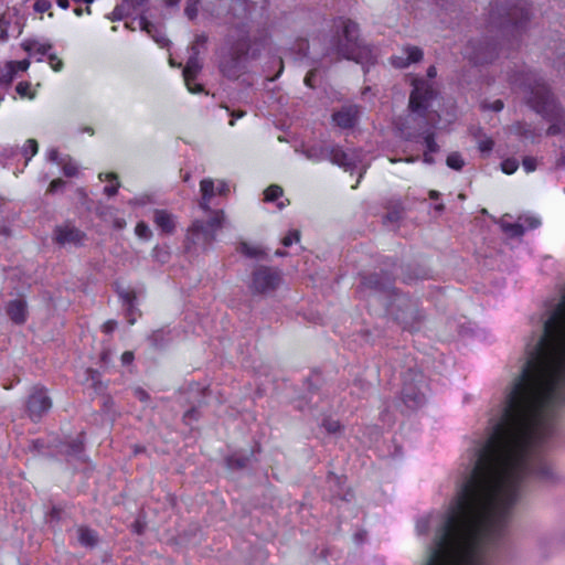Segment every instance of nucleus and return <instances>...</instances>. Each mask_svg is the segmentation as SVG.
Returning a JSON list of instances; mask_svg holds the SVG:
<instances>
[{"label":"nucleus","instance_id":"9b49d317","mask_svg":"<svg viewBox=\"0 0 565 565\" xmlns=\"http://www.w3.org/2000/svg\"><path fill=\"white\" fill-rule=\"evenodd\" d=\"M463 55L475 65L491 63L498 55V43L489 38L470 40L463 50Z\"/></svg>","mask_w":565,"mask_h":565},{"label":"nucleus","instance_id":"2eb2a0df","mask_svg":"<svg viewBox=\"0 0 565 565\" xmlns=\"http://www.w3.org/2000/svg\"><path fill=\"white\" fill-rule=\"evenodd\" d=\"M359 116L360 107L358 105H343L332 114V120L342 129H351L358 124Z\"/></svg>","mask_w":565,"mask_h":565},{"label":"nucleus","instance_id":"69168bd1","mask_svg":"<svg viewBox=\"0 0 565 565\" xmlns=\"http://www.w3.org/2000/svg\"><path fill=\"white\" fill-rule=\"evenodd\" d=\"M47 160L51 162H55L57 164H58V162H61L62 159H60V153H58L57 149H51L47 152Z\"/></svg>","mask_w":565,"mask_h":565},{"label":"nucleus","instance_id":"1a4fd4ad","mask_svg":"<svg viewBox=\"0 0 565 565\" xmlns=\"http://www.w3.org/2000/svg\"><path fill=\"white\" fill-rule=\"evenodd\" d=\"M302 153L313 162L330 160L333 164H338L345 170H352L355 167V158L338 145L317 142L306 147Z\"/></svg>","mask_w":565,"mask_h":565},{"label":"nucleus","instance_id":"ea45409f","mask_svg":"<svg viewBox=\"0 0 565 565\" xmlns=\"http://www.w3.org/2000/svg\"><path fill=\"white\" fill-rule=\"evenodd\" d=\"M135 233L138 237L142 239H150L152 236V232L147 223L138 222L135 228Z\"/></svg>","mask_w":565,"mask_h":565},{"label":"nucleus","instance_id":"6e6552de","mask_svg":"<svg viewBox=\"0 0 565 565\" xmlns=\"http://www.w3.org/2000/svg\"><path fill=\"white\" fill-rule=\"evenodd\" d=\"M427 391V381L420 371L409 367L403 374L399 398L408 411H416L426 404Z\"/></svg>","mask_w":565,"mask_h":565},{"label":"nucleus","instance_id":"bb28decb","mask_svg":"<svg viewBox=\"0 0 565 565\" xmlns=\"http://www.w3.org/2000/svg\"><path fill=\"white\" fill-rule=\"evenodd\" d=\"M77 539L86 547H94L98 542L96 532L87 527H79L77 530Z\"/></svg>","mask_w":565,"mask_h":565},{"label":"nucleus","instance_id":"c03bdc74","mask_svg":"<svg viewBox=\"0 0 565 565\" xmlns=\"http://www.w3.org/2000/svg\"><path fill=\"white\" fill-rule=\"evenodd\" d=\"M300 232L297 230L290 231L281 241L282 245L289 247L294 242H299Z\"/></svg>","mask_w":565,"mask_h":565},{"label":"nucleus","instance_id":"423d86ee","mask_svg":"<svg viewBox=\"0 0 565 565\" xmlns=\"http://www.w3.org/2000/svg\"><path fill=\"white\" fill-rule=\"evenodd\" d=\"M249 50L250 39L235 38L233 32H228L218 54V70L222 75L235 81L244 74Z\"/></svg>","mask_w":565,"mask_h":565},{"label":"nucleus","instance_id":"f8f14e48","mask_svg":"<svg viewBox=\"0 0 565 565\" xmlns=\"http://www.w3.org/2000/svg\"><path fill=\"white\" fill-rule=\"evenodd\" d=\"M281 282V273L268 266L259 265L252 273L250 289L254 294L266 295L275 291Z\"/></svg>","mask_w":565,"mask_h":565},{"label":"nucleus","instance_id":"0e129e2a","mask_svg":"<svg viewBox=\"0 0 565 565\" xmlns=\"http://www.w3.org/2000/svg\"><path fill=\"white\" fill-rule=\"evenodd\" d=\"M82 450H83V445L81 441H73L70 445V454H72V455H78L82 452Z\"/></svg>","mask_w":565,"mask_h":565},{"label":"nucleus","instance_id":"aec40b11","mask_svg":"<svg viewBox=\"0 0 565 565\" xmlns=\"http://www.w3.org/2000/svg\"><path fill=\"white\" fill-rule=\"evenodd\" d=\"M6 312L15 324H23L28 319V306L24 299L10 300L6 306Z\"/></svg>","mask_w":565,"mask_h":565},{"label":"nucleus","instance_id":"412c9836","mask_svg":"<svg viewBox=\"0 0 565 565\" xmlns=\"http://www.w3.org/2000/svg\"><path fill=\"white\" fill-rule=\"evenodd\" d=\"M85 235L79 230L72 226L56 227L55 241L60 245L73 244L78 245L84 239Z\"/></svg>","mask_w":565,"mask_h":565},{"label":"nucleus","instance_id":"0eeeda50","mask_svg":"<svg viewBox=\"0 0 565 565\" xmlns=\"http://www.w3.org/2000/svg\"><path fill=\"white\" fill-rule=\"evenodd\" d=\"M225 220L223 210H215L210 213L206 221L195 220L188 230L186 249L192 248L207 249L215 241L216 233L222 228Z\"/></svg>","mask_w":565,"mask_h":565},{"label":"nucleus","instance_id":"052dcab7","mask_svg":"<svg viewBox=\"0 0 565 565\" xmlns=\"http://www.w3.org/2000/svg\"><path fill=\"white\" fill-rule=\"evenodd\" d=\"M125 4L134 10H137L145 3H147L149 0H122Z\"/></svg>","mask_w":565,"mask_h":565},{"label":"nucleus","instance_id":"49530a36","mask_svg":"<svg viewBox=\"0 0 565 565\" xmlns=\"http://www.w3.org/2000/svg\"><path fill=\"white\" fill-rule=\"evenodd\" d=\"M323 427L327 429L328 433L335 434V433L340 431L341 424L339 420L324 419Z\"/></svg>","mask_w":565,"mask_h":565},{"label":"nucleus","instance_id":"f257e3e1","mask_svg":"<svg viewBox=\"0 0 565 565\" xmlns=\"http://www.w3.org/2000/svg\"><path fill=\"white\" fill-rule=\"evenodd\" d=\"M510 81L522 102L551 122L546 131L548 136L565 131L564 110L551 86L539 72L522 70L513 73Z\"/></svg>","mask_w":565,"mask_h":565},{"label":"nucleus","instance_id":"a18cd8bd","mask_svg":"<svg viewBox=\"0 0 565 565\" xmlns=\"http://www.w3.org/2000/svg\"><path fill=\"white\" fill-rule=\"evenodd\" d=\"M522 166L527 173L533 172L537 167V159L534 157H524Z\"/></svg>","mask_w":565,"mask_h":565},{"label":"nucleus","instance_id":"c85d7f7f","mask_svg":"<svg viewBox=\"0 0 565 565\" xmlns=\"http://www.w3.org/2000/svg\"><path fill=\"white\" fill-rule=\"evenodd\" d=\"M237 252L248 258H264L266 256V253L260 247L252 246L246 242L239 243Z\"/></svg>","mask_w":565,"mask_h":565},{"label":"nucleus","instance_id":"e2e57ef3","mask_svg":"<svg viewBox=\"0 0 565 565\" xmlns=\"http://www.w3.org/2000/svg\"><path fill=\"white\" fill-rule=\"evenodd\" d=\"M216 193L220 195H226L230 191L228 184L224 181H218L217 186L215 188Z\"/></svg>","mask_w":565,"mask_h":565},{"label":"nucleus","instance_id":"37998d69","mask_svg":"<svg viewBox=\"0 0 565 565\" xmlns=\"http://www.w3.org/2000/svg\"><path fill=\"white\" fill-rule=\"evenodd\" d=\"M403 211L401 207H394L384 215L385 223H397L402 218Z\"/></svg>","mask_w":565,"mask_h":565},{"label":"nucleus","instance_id":"13d9d810","mask_svg":"<svg viewBox=\"0 0 565 565\" xmlns=\"http://www.w3.org/2000/svg\"><path fill=\"white\" fill-rule=\"evenodd\" d=\"M316 74H317V71L312 70V71L308 72L305 77V84L310 88L316 87V84H315Z\"/></svg>","mask_w":565,"mask_h":565},{"label":"nucleus","instance_id":"9d476101","mask_svg":"<svg viewBox=\"0 0 565 565\" xmlns=\"http://www.w3.org/2000/svg\"><path fill=\"white\" fill-rule=\"evenodd\" d=\"M254 7L250 0H232L228 9V32H233L235 38L250 39V14Z\"/></svg>","mask_w":565,"mask_h":565},{"label":"nucleus","instance_id":"3c124183","mask_svg":"<svg viewBox=\"0 0 565 565\" xmlns=\"http://www.w3.org/2000/svg\"><path fill=\"white\" fill-rule=\"evenodd\" d=\"M51 1L49 0H36L34 3V10L36 12L43 13L50 10L51 8Z\"/></svg>","mask_w":565,"mask_h":565},{"label":"nucleus","instance_id":"7ed1b4c3","mask_svg":"<svg viewBox=\"0 0 565 565\" xmlns=\"http://www.w3.org/2000/svg\"><path fill=\"white\" fill-rule=\"evenodd\" d=\"M335 54L338 58H345L361 64L366 72V65H373L376 56L373 49L360 38L359 25L352 20L340 18L334 23L329 45L324 55Z\"/></svg>","mask_w":565,"mask_h":565},{"label":"nucleus","instance_id":"cd10ccee","mask_svg":"<svg viewBox=\"0 0 565 565\" xmlns=\"http://www.w3.org/2000/svg\"><path fill=\"white\" fill-rule=\"evenodd\" d=\"M86 383L94 388L96 393H103L105 385L102 382L100 373L97 370L87 369L86 371Z\"/></svg>","mask_w":565,"mask_h":565},{"label":"nucleus","instance_id":"a19ab883","mask_svg":"<svg viewBox=\"0 0 565 565\" xmlns=\"http://www.w3.org/2000/svg\"><path fill=\"white\" fill-rule=\"evenodd\" d=\"M519 168V161L515 158H508L501 162V169L507 174L514 173Z\"/></svg>","mask_w":565,"mask_h":565},{"label":"nucleus","instance_id":"f03ea898","mask_svg":"<svg viewBox=\"0 0 565 565\" xmlns=\"http://www.w3.org/2000/svg\"><path fill=\"white\" fill-rule=\"evenodd\" d=\"M394 273L381 269L380 273L362 276L361 291L370 290L383 297L388 315L393 317L403 330L415 332L419 330L424 315L417 301L397 291L394 287Z\"/></svg>","mask_w":565,"mask_h":565},{"label":"nucleus","instance_id":"58836bf2","mask_svg":"<svg viewBox=\"0 0 565 565\" xmlns=\"http://www.w3.org/2000/svg\"><path fill=\"white\" fill-rule=\"evenodd\" d=\"M200 0H186V4L184 8V14L190 20H194L199 13Z\"/></svg>","mask_w":565,"mask_h":565},{"label":"nucleus","instance_id":"7c9ffc66","mask_svg":"<svg viewBox=\"0 0 565 565\" xmlns=\"http://www.w3.org/2000/svg\"><path fill=\"white\" fill-rule=\"evenodd\" d=\"M139 28L140 30H142L143 32H146L149 36L152 38V34H157L158 33V26L152 23L151 21H149L146 17V12H142L139 17Z\"/></svg>","mask_w":565,"mask_h":565},{"label":"nucleus","instance_id":"de8ad7c7","mask_svg":"<svg viewBox=\"0 0 565 565\" xmlns=\"http://www.w3.org/2000/svg\"><path fill=\"white\" fill-rule=\"evenodd\" d=\"M199 408L198 407H191L188 409L183 415V420L185 424L190 425L193 420L199 419Z\"/></svg>","mask_w":565,"mask_h":565},{"label":"nucleus","instance_id":"6e6d98bb","mask_svg":"<svg viewBox=\"0 0 565 565\" xmlns=\"http://www.w3.org/2000/svg\"><path fill=\"white\" fill-rule=\"evenodd\" d=\"M297 47H298V52H299V54H300L302 57L307 56L308 51H309V43H308V41H307V40H303V39L299 40V41L297 42Z\"/></svg>","mask_w":565,"mask_h":565},{"label":"nucleus","instance_id":"864d4df0","mask_svg":"<svg viewBox=\"0 0 565 565\" xmlns=\"http://www.w3.org/2000/svg\"><path fill=\"white\" fill-rule=\"evenodd\" d=\"M65 185V181L62 180V179H55L53 181H51L49 188H47V192L49 193H55L57 192L58 190H61L62 188H64Z\"/></svg>","mask_w":565,"mask_h":565},{"label":"nucleus","instance_id":"473e14b6","mask_svg":"<svg viewBox=\"0 0 565 565\" xmlns=\"http://www.w3.org/2000/svg\"><path fill=\"white\" fill-rule=\"evenodd\" d=\"M447 166L454 170H461L465 166V161L459 152H451L446 160Z\"/></svg>","mask_w":565,"mask_h":565},{"label":"nucleus","instance_id":"338daca9","mask_svg":"<svg viewBox=\"0 0 565 565\" xmlns=\"http://www.w3.org/2000/svg\"><path fill=\"white\" fill-rule=\"evenodd\" d=\"M120 186V183L117 181L116 184L114 185H107L104 188V192L108 195V196H114L118 189Z\"/></svg>","mask_w":565,"mask_h":565},{"label":"nucleus","instance_id":"72a5a7b5","mask_svg":"<svg viewBox=\"0 0 565 565\" xmlns=\"http://www.w3.org/2000/svg\"><path fill=\"white\" fill-rule=\"evenodd\" d=\"M39 145L35 139H28L22 148V154L25 157L26 162L38 153Z\"/></svg>","mask_w":565,"mask_h":565},{"label":"nucleus","instance_id":"4be33fe9","mask_svg":"<svg viewBox=\"0 0 565 565\" xmlns=\"http://www.w3.org/2000/svg\"><path fill=\"white\" fill-rule=\"evenodd\" d=\"M153 222L164 234H172L175 230V217L166 210H154Z\"/></svg>","mask_w":565,"mask_h":565},{"label":"nucleus","instance_id":"c9c22d12","mask_svg":"<svg viewBox=\"0 0 565 565\" xmlns=\"http://www.w3.org/2000/svg\"><path fill=\"white\" fill-rule=\"evenodd\" d=\"M502 228L512 237L522 236L525 231L524 224L522 223L502 224Z\"/></svg>","mask_w":565,"mask_h":565},{"label":"nucleus","instance_id":"603ef678","mask_svg":"<svg viewBox=\"0 0 565 565\" xmlns=\"http://www.w3.org/2000/svg\"><path fill=\"white\" fill-rule=\"evenodd\" d=\"M207 42V36L202 33V34H196L195 38H194V41L193 43L191 44V46L189 47V52H191V49L192 47H196V50H199L200 46H204Z\"/></svg>","mask_w":565,"mask_h":565},{"label":"nucleus","instance_id":"6ab92c4d","mask_svg":"<svg viewBox=\"0 0 565 565\" xmlns=\"http://www.w3.org/2000/svg\"><path fill=\"white\" fill-rule=\"evenodd\" d=\"M508 129L510 134L516 136L520 140L529 141L531 143H535L541 137L540 131L525 121H516Z\"/></svg>","mask_w":565,"mask_h":565},{"label":"nucleus","instance_id":"a878e982","mask_svg":"<svg viewBox=\"0 0 565 565\" xmlns=\"http://www.w3.org/2000/svg\"><path fill=\"white\" fill-rule=\"evenodd\" d=\"M23 49L30 54H39L44 56L49 54V51L52 49V44L50 43H41L36 40H28L23 43Z\"/></svg>","mask_w":565,"mask_h":565},{"label":"nucleus","instance_id":"f3484780","mask_svg":"<svg viewBox=\"0 0 565 565\" xmlns=\"http://www.w3.org/2000/svg\"><path fill=\"white\" fill-rule=\"evenodd\" d=\"M117 294L122 301V306L125 309V316L129 324H134L141 313L139 309L136 307V294L134 290L124 288L121 286H117Z\"/></svg>","mask_w":565,"mask_h":565},{"label":"nucleus","instance_id":"a211bd4d","mask_svg":"<svg viewBox=\"0 0 565 565\" xmlns=\"http://www.w3.org/2000/svg\"><path fill=\"white\" fill-rule=\"evenodd\" d=\"M423 55L424 53L418 46L406 45L402 49L399 55L392 56V64L397 68H405L412 63L419 62Z\"/></svg>","mask_w":565,"mask_h":565},{"label":"nucleus","instance_id":"b1692460","mask_svg":"<svg viewBox=\"0 0 565 565\" xmlns=\"http://www.w3.org/2000/svg\"><path fill=\"white\" fill-rule=\"evenodd\" d=\"M148 341L150 342L151 347H153L154 349H163L171 341L170 330L167 328H160L158 330H154L148 337Z\"/></svg>","mask_w":565,"mask_h":565},{"label":"nucleus","instance_id":"c756f323","mask_svg":"<svg viewBox=\"0 0 565 565\" xmlns=\"http://www.w3.org/2000/svg\"><path fill=\"white\" fill-rule=\"evenodd\" d=\"M475 137H483L478 141V149L482 154L489 156L493 149L494 141L491 138L486 137L481 129H478Z\"/></svg>","mask_w":565,"mask_h":565},{"label":"nucleus","instance_id":"bf43d9fd","mask_svg":"<svg viewBox=\"0 0 565 565\" xmlns=\"http://www.w3.org/2000/svg\"><path fill=\"white\" fill-rule=\"evenodd\" d=\"M17 93L21 96H28V92L30 89V83L28 82H20L18 85H17Z\"/></svg>","mask_w":565,"mask_h":565},{"label":"nucleus","instance_id":"680f3d73","mask_svg":"<svg viewBox=\"0 0 565 565\" xmlns=\"http://www.w3.org/2000/svg\"><path fill=\"white\" fill-rule=\"evenodd\" d=\"M524 225L526 224L527 228H536L541 222L537 217H534V216H526L524 218Z\"/></svg>","mask_w":565,"mask_h":565},{"label":"nucleus","instance_id":"5701e85b","mask_svg":"<svg viewBox=\"0 0 565 565\" xmlns=\"http://www.w3.org/2000/svg\"><path fill=\"white\" fill-rule=\"evenodd\" d=\"M200 190L202 193V200L200 202V207L209 213L213 211L210 209V202L212 198L216 194L215 185L212 179H203L200 183Z\"/></svg>","mask_w":565,"mask_h":565},{"label":"nucleus","instance_id":"ddd939ff","mask_svg":"<svg viewBox=\"0 0 565 565\" xmlns=\"http://www.w3.org/2000/svg\"><path fill=\"white\" fill-rule=\"evenodd\" d=\"M52 407V401L43 387H33L26 402V409L32 420L40 419Z\"/></svg>","mask_w":565,"mask_h":565},{"label":"nucleus","instance_id":"4c0bfd02","mask_svg":"<svg viewBox=\"0 0 565 565\" xmlns=\"http://www.w3.org/2000/svg\"><path fill=\"white\" fill-rule=\"evenodd\" d=\"M15 75L17 70H12L7 63L3 68H0V84L9 85Z\"/></svg>","mask_w":565,"mask_h":565},{"label":"nucleus","instance_id":"4468645a","mask_svg":"<svg viewBox=\"0 0 565 565\" xmlns=\"http://www.w3.org/2000/svg\"><path fill=\"white\" fill-rule=\"evenodd\" d=\"M189 58L186 61V64L183 68V79L184 83L191 93H201L203 92V87L200 84H193V81L195 79L198 73L202 68L201 61L199 58L200 50H196V47H192L191 52H189Z\"/></svg>","mask_w":565,"mask_h":565},{"label":"nucleus","instance_id":"20e7f679","mask_svg":"<svg viewBox=\"0 0 565 565\" xmlns=\"http://www.w3.org/2000/svg\"><path fill=\"white\" fill-rule=\"evenodd\" d=\"M435 97V90L425 81H416L409 96V114L398 124L403 138L407 141H418L427 132H433L430 118V102Z\"/></svg>","mask_w":565,"mask_h":565},{"label":"nucleus","instance_id":"09e8293b","mask_svg":"<svg viewBox=\"0 0 565 565\" xmlns=\"http://www.w3.org/2000/svg\"><path fill=\"white\" fill-rule=\"evenodd\" d=\"M8 65L12 70H17V73H18V72L26 71L30 65V62H29V60H23V61H19V62L11 61V62H8Z\"/></svg>","mask_w":565,"mask_h":565},{"label":"nucleus","instance_id":"5fc2aeb1","mask_svg":"<svg viewBox=\"0 0 565 565\" xmlns=\"http://www.w3.org/2000/svg\"><path fill=\"white\" fill-rule=\"evenodd\" d=\"M482 107H483L484 109H490V110H493V111H500V110H502V109H503L504 104H503V102H502L501 99H497V100H494V102H493V103H491V104H487V103H484V104L482 105Z\"/></svg>","mask_w":565,"mask_h":565},{"label":"nucleus","instance_id":"79ce46f5","mask_svg":"<svg viewBox=\"0 0 565 565\" xmlns=\"http://www.w3.org/2000/svg\"><path fill=\"white\" fill-rule=\"evenodd\" d=\"M58 164L62 166L63 173L66 177L72 178L77 174V166L74 162L62 159Z\"/></svg>","mask_w":565,"mask_h":565},{"label":"nucleus","instance_id":"4d7b16f0","mask_svg":"<svg viewBox=\"0 0 565 565\" xmlns=\"http://www.w3.org/2000/svg\"><path fill=\"white\" fill-rule=\"evenodd\" d=\"M152 39L156 43H158L161 47H164L169 44V40L160 32L158 29L157 34H152Z\"/></svg>","mask_w":565,"mask_h":565},{"label":"nucleus","instance_id":"39448f33","mask_svg":"<svg viewBox=\"0 0 565 565\" xmlns=\"http://www.w3.org/2000/svg\"><path fill=\"white\" fill-rule=\"evenodd\" d=\"M531 15V6L526 0H498L491 6L489 25L513 45L525 30Z\"/></svg>","mask_w":565,"mask_h":565},{"label":"nucleus","instance_id":"8fccbe9b","mask_svg":"<svg viewBox=\"0 0 565 565\" xmlns=\"http://www.w3.org/2000/svg\"><path fill=\"white\" fill-rule=\"evenodd\" d=\"M49 63L55 72H60L64 64L55 54H49Z\"/></svg>","mask_w":565,"mask_h":565},{"label":"nucleus","instance_id":"f704fd0d","mask_svg":"<svg viewBox=\"0 0 565 565\" xmlns=\"http://www.w3.org/2000/svg\"><path fill=\"white\" fill-rule=\"evenodd\" d=\"M422 138H423V142H424V145L426 147V151L425 152L436 153V152L439 151V146L435 141V134H434V131L433 132H427Z\"/></svg>","mask_w":565,"mask_h":565},{"label":"nucleus","instance_id":"393cba45","mask_svg":"<svg viewBox=\"0 0 565 565\" xmlns=\"http://www.w3.org/2000/svg\"><path fill=\"white\" fill-rule=\"evenodd\" d=\"M250 456L246 454L235 452L228 456L225 461L226 466L231 470H241L247 467L249 463Z\"/></svg>","mask_w":565,"mask_h":565},{"label":"nucleus","instance_id":"774afa93","mask_svg":"<svg viewBox=\"0 0 565 565\" xmlns=\"http://www.w3.org/2000/svg\"><path fill=\"white\" fill-rule=\"evenodd\" d=\"M135 396L141 402H146L149 399V394L140 387L135 390Z\"/></svg>","mask_w":565,"mask_h":565},{"label":"nucleus","instance_id":"dca6fc26","mask_svg":"<svg viewBox=\"0 0 565 565\" xmlns=\"http://www.w3.org/2000/svg\"><path fill=\"white\" fill-rule=\"evenodd\" d=\"M9 31L20 35L22 32L21 23L18 20L17 9H8L0 14V40L6 42L9 39Z\"/></svg>","mask_w":565,"mask_h":565},{"label":"nucleus","instance_id":"2f4dec72","mask_svg":"<svg viewBox=\"0 0 565 565\" xmlns=\"http://www.w3.org/2000/svg\"><path fill=\"white\" fill-rule=\"evenodd\" d=\"M129 14V11L127 9V6L122 1L121 3L117 4L111 13L107 14V19L110 21H120L125 17Z\"/></svg>","mask_w":565,"mask_h":565},{"label":"nucleus","instance_id":"e433bc0d","mask_svg":"<svg viewBox=\"0 0 565 565\" xmlns=\"http://www.w3.org/2000/svg\"><path fill=\"white\" fill-rule=\"evenodd\" d=\"M282 188L277 184L269 185L265 191V201L275 202L282 195Z\"/></svg>","mask_w":565,"mask_h":565}]
</instances>
